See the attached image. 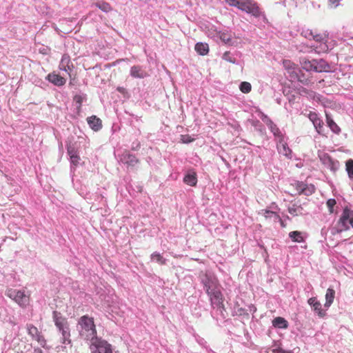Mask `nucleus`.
I'll use <instances>...</instances> for the list:
<instances>
[{
	"label": "nucleus",
	"mask_w": 353,
	"mask_h": 353,
	"mask_svg": "<svg viewBox=\"0 0 353 353\" xmlns=\"http://www.w3.org/2000/svg\"><path fill=\"white\" fill-rule=\"evenodd\" d=\"M77 329L83 340L91 343L94 339L98 338L94 319L88 315H83L79 319Z\"/></svg>",
	"instance_id": "f257e3e1"
},
{
	"label": "nucleus",
	"mask_w": 353,
	"mask_h": 353,
	"mask_svg": "<svg viewBox=\"0 0 353 353\" xmlns=\"http://www.w3.org/2000/svg\"><path fill=\"white\" fill-rule=\"evenodd\" d=\"M53 320L57 328L61 334V343L65 345L70 344V330L67 319L63 317L59 312L54 311Z\"/></svg>",
	"instance_id": "f03ea898"
},
{
	"label": "nucleus",
	"mask_w": 353,
	"mask_h": 353,
	"mask_svg": "<svg viewBox=\"0 0 353 353\" xmlns=\"http://www.w3.org/2000/svg\"><path fill=\"white\" fill-rule=\"evenodd\" d=\"M307 38L312 37L314 39V43L312 44L311 48H313L316 53H324L327 52L330 49L334 47L332 41L329 42L325 37H323L321 34L314 35L312 32L309 33V35H305Z\"/></svg>",
	"instance_id": "7ed1b4c3"
},
{
	"label": "nucleus",
	"mask_w": 353,
	"mask_h": 353,
	"mask_svg": "<svg viewBox=\"0 0 353 353\" xmlns=\"http://www.w3.org/2000/svg\"><path fill=\"white\" fill-rule=\"evenodd\" d=\"M230 6H234L239 9L245 11L252 15L257 17L261 14L259 7L248 0H225Z\"/></svg>",
	"instance_id": "20e7f679"
},
{
	"label": "nucleus",
	"mask_w": 353,
	"mask_h": 353,
	"mask_svg": "<svg viewBox=\"0 0 353 353\" xmlns=\"http://www.w3.org/2000/svg\"><path fill=\"white\" fill-rule=\"evenodd\" d=\"M91 353H113L112 346L105 339L98 337L89 344Z\"/></svg>",
	"instance_id": "39448f33"
},
{
	"label": "nucleus",
	"mask_w": 353,
	"mask_h": 353,
	"mask_svg": "<svg viewBox=\"0 0 353 353\" xmlns=\"http://www.w3.org/2000/svg\"><path fill=\"white\" fill-rule=\"evenodd\" d=\"M201 281L206 293H210V292L220 288L217 279L211 272H206L202 274L201 276Z\"/></svg>",
	"instance_id": "423d86ee"
},
{
	"label": "nucleus",
	"mask_w": 353,
	"mask_h": 353,
	"mask_svg": "<svg viewBox=\"0 0 353 353\" xmlns=\"http://www.w3.org/2000/svg\"><path fill=\"white\" fill-rule=\"evenodd\" d=\"M6 294L21 307L28 303L29 298L23 291L10 288L6 290Z\"/></svg>",
	"instance_id": "0eeeda50"
},
{
	"label": "nucleus",
	"mask_w": 353,
	"mask_h": 353,
	"mask_svg": "<svg viewBox=\"0 0 353 353\" xmlns=\"http://www.w3.org/2000/svg\"><path fill=\"white\" fill-rule=\"evenodd\" d=\"M26 329L28 334L31 336L32 340L36 341L43 347H48L46 345V341L37 327L32 324H27Z\"/></svg>",
	"instance_id": "6e6552de"
},
{
	"label": "nucleus",
	"mask_w": 353,
	"mask_h": 353,
	"mask_svg": "<svg viewBox=\"0 0 353 353\" xmlns=\"http://www.w3.org/2000/svg\"><path fill=\"white\" fill-rule=\"evenodd\" d=\"M353 217V211L345 208L338 221V228L340 231L347 230L350 228V220Z\"/></svg>",
	"instance_id": "1a4fd4ad"
},
{
	"label": "nucleus",
	"mask_w": 353,
	"mask_h": 353,
	"mask_svg": "<svg viewBox=\"0 0 353 353\" xmlns=\"http://www.w3.org/2000/svg\"><path fill=\"white\" fill-rule=\"evenodd\" d=\"M214 308L223 309V297L220 288L207 293Z\"/></svg>",
	"instance_id": "9d476101"
},
{
	"label": "nucleus",
	"mask_w": 353,
	"mask_h": 353,
	"mask_svg": "<svg viewBox=\"0 0 353 353\" xmlns=\"http://www.w3.org/2000/svg\"><path fill=\"white\" fill-rule=\"evenodd\" d=\"M260 118L268 125L270 131L273 133L276 141H279V139L284 137L283 134H282L279 128L276 126V124L273 123V121L267 115L261 112Z\"/></svg>",
	"instance_id": "9b49d317"
},
{
	"label": "nucleus",
	"mask_w": 353,
	"mask_h": 353,
	"mask_svg": "<svg viewBox=\"0 0 353 353\" xmlns=\"http://www.w3.org/2000/svg\"><path fill=\"white\" fill-rule=\"evenodd\" d=\"M322 163L332 172H336L339 168V162L332 159L328 154H325L321 157Z\"/></svg>",
	"instance_id": "f8f14e48"
},
{
	"label": "nucleus",
	"mask_w": 353,
	"mask_h": 353,
	"mask_svg": "<svg viewBox=\"0 0 353 353\" xmlns=\"http://www.w3.org/2000/svg\"><path fill=\"white\" fill-rule=\"evenodd\" d=\"M59 68L61 70L65 71L68 74H70V72L73 68V64L71 63V60L69 55L64 54L62 56L61 60L59 63Z\"/></svg>",
	"instance_id": "ddd939ff"
},
{
	"label": "nucleus",
	"mask_w": 353,
	"mask_h": 353,
	"mask_svg": "<svg viewBox=\"0 0 353 353\" xmlns=\"http://www.w3.org/2000/svg\"><path fill=\"white\" fill-rule=\"evenodd\" d=\"M277 149L280 154L290 159L292 157V150L288 147L287 143L285 141V138H282L277 141Z\"/></svg>",
	"instance_id": "4468645a"
},
{
	"label": "nucleus",
	"mask_w": 353,
	"mask_h": 353,
	"mask_svg": "<svg viewBox=\"0 0 353 353\" xmlns=\"http://www.w3.org/2000/svg\"><path fill=\"white\" fill-rule=\"evenodd\" d=\"M130 74L133 78L143 79L148 76V72L140 65H133L130 68Z\"/></svg>",
	"instance_id": "2eb2a0df"
},
{
	"label": "nucleus",
	"mask_w": 353,
	"mask_h": 353,
	"mask_svg": "<svg viewBox=\"0 0 353 353\" xmlns=\"http://www.w3.org/2000/svg\"><path fill=\"white\" fill-rule=\"evenodd\" d=\"M309 119L312 122L315 129L319 133L323 128V121L319 115L314 112H310L308 114Z\"/></svg>",
	"instance_id": "dca6fc26"
},
{
	"label": "nucleus",
	"mask_w": 353,
	"mask_h": 353,
	"mask_svg": "<svg viewBox=\"0 0 353 353\" xmlns=\"http://www.w3.org/2000/svg\"><path fill=\"white\" fill-rule=\"evenodd\" d=\"M47 79L50 83H53L54 85H57V86L63 85L66 82V80L65 79V78L61 77L60 75H59L54 72L50 73L47 76Z\"/></svg>",
	"instance_id": "f3484780"
},
{
	"label": "nucleus",
	"mask_w": 353,
	"mask_h": 353,
	"mask_svg": "<svg viewBox=\"0 0 353 353\" xmlns=\"http://www.w3.org/2000/svg\"><path fill=\"white\" fill-rule=\"evenodd\" d=\"M120 160L122 163L127 164L129 166H134L138 163L137 157L128 152H124L121 155Z\"/></svg>",
	"instance_id": "a211bd4d"
},
{
	"label": "nucleus",
	"mask_w": 353,
	"mask_h": 353,
	"mask_svg": "<svg viewBox=\"0 0 353 353\" xmlns=\"http://www.w3.org/2000/svg\"><path fill=\"white\" fill-rule=\"evenodd\" d=\"M314 72H327L330 69L329 64L323 59H314Z\"/></svg>",
	"instance_id": "6ab92c4d"
},
{
	"label": "nucleus",
	"mask_w": 353,
	"mask_h": 353,
	"mask_svg": "<svg viewBox=\"0 0 353 353\" xmlns=\"http://www.w3.org/2000/svg\"><path fill=\"white\" fill-rule=\"evenodd\" d=\"M296 190L299 191V194L310 195L314 192L315 188L313 185H308L303 183H299L297 184Z\"/></svg>",
	"instance_id": "aec40b11"
},
{
	"label": "nucleus",
	"mask_w": 353,
	"mask_h": 353,
	"mask_svg": "<svg viewBox=\"0 0 353 353\" xmlns=\"http://www.w3.org/2000/svg\"><path fill=\"white\" fill-rule=\"evenodd\" d=\"M283 64L288 73L291 74V77H299L298 71H299V69L291 61L284 60Z\"/></svg>",
	"instance_id": "412c9836"
},
{
	"label": "nucleus",
	"mask_w": 353,
	"mask_h": 353,
	"mask_svg": "<svg viewBox=\"0 0 353 353\" xmlns=\"http://www.w3.org/2000/svg\"><path fill=\"white\" fill-rule=\"evenodd\" d=\"M68 154L70 157V163L72 166H77L79 163L80 157L77 154V150L71 145L68 147Z\"/></svg>",
	"instance_id": "4be33fe9"
},
{
	"label": "nucleus",
	"mask_w": 353,
	"mask_h": 353,
	"mask_svg": "<svg viewBox=\"0 0 353 353\" xmlns=\"http://www.w3.org/2000/svg\"><path fill=\"white\" fill-rule=\"evenodd\" d=\"M183 181L188 185L195 186L197 183L196 172L192 170L188 171L183 178Z\"/></svg>",
	"instance_id": "5701e85b"
},
{
	"label": "nucleus",
	"mask_w": 353,
	"mask_h": 353,
	"mask_svg": "<svg viewBox=\"0 0 353 353\" xmlns=\"http://www.w3.org/2000/svg\"><path fill=\"white\" fill-rule=\"evenodd\" d=\"M88 123L90 127L94 131H98L101 128V121L96 116H92L88 118Z\"/></svg>",
	"instance_id": "b1692460"
},
{
	"label": "nucleus",
	"mask_w": 353,
	"mask_h": 353,
	"mask_svg": "<svg viewBox=\"0 0 353 353\" xmlns=\"http://www.w3.org/2000/svg\"><path fill=\"white\" fill-rule=\"evenodd\" d=\"M334 296L335 291L334 289L329 288L325 294V303L324 304L325 307L328 308L332 305L334 301Z\"/></svg>",
	"instance_id": "393cba45"
},
{
	"label": "nucleus",
	"mask_w": 353,
	"mask_h": 353,
	"mask_svg": "<svg viewBox=\"0 0 353 353\" xmlns=\"http://www.w3.org/2000/svg\"><path fill=\"white\" fill-rule=\"evenodd\" d=\"M194 49L200 55H205L209 52V46L206 43L199 42L195 45Z\"/></svg>",
	"instance_id": "a878e982"
},
{
	"label": "nucleus",
	"mask_w": 353,
	"mask_h": 353,
	"mask_svg": "<svg viewBox=\"0 0 353 353\" xmlns=\"http://www.w3.org/2000/svg\"><path fill=\"white\" fill-rule=\"evenodd\" d=\"M272 325L277 328H287L288 327V321L282 317H276L272 321Z\"/></svg>",
	"instance_id": "bb28decb"
},
{
	"label": "nucleus",
	"mask_w": 353,
	"mask_h": 353,
	"mask_svg": "<svg viewBox=\"0 0 353 353\" xmlns=\"http://www.w3.org/2000/svg\"><path fill=\"white\" fill-rule=\"evenodd\" d=\"M303 208L301 205H292L288 207V212L292 216H299L303 214Z\"/></svg>",
	"instance_id": "cd10ccee"
},
{
	"label": "nucleus",
	"mask_w": 353,
	"mask_h": 353,
	"mask_svg": "<svg viewBox=\"0 0 353 353\" xmlns=\"http://www.w3.org/2000/svg\"><path fill=\"white\" fill-rule=\"evenodd\" d=\"M301 65L302 68L307 72L314 71V59L312 61L303 59L301 61Z\"/></svg>",
	"instance_id": "c85d7f7f"
},
{
	"label": "nucleus",
	"mask_w": 353,
	"mask_h": 353,
	"mask_svg": "<svg viewBox=\"0 0 353 353\" xmlns=\"http://www.w3.org/2000/svg\"><path fill=\"white\" fill-rule=\"evenodd\" d=\"M289 237L294 242L301 243L303 241V238L302 236V234L299 231H293L289 233Z\"/></svg>",
	"instance_id": "c756f323"
},
{
	"label": "nucleus",
	"mask_w": 353,
	"mask_h": 353,
	"mask_svg": "<svg viewBox=\"0 0 353 353\" xmlns=\"http://www.w3.org/2000/svg\"><path fill=\"white\" fill-rule=\"evenodd\" d=\"M151 260L157 263L164 265L166 263V259H164L161 254L157 252H153L150 256Z\"/></svg>",
	"instance_id": "7c9ffc66"
},
{
	"label": "nucleus",
	"mask_w": 353,
	"mask_h": 353,
	"mask_svg": "<svg viewBox=\"0 0 353 353\" xmlns=\"http://www.w3.org/2000/svg\"><path fill=\"white\" fill-rule=\"evenodd\" d=\"M327 118V125L330 127L331 130L334 132V133H339L341 131L340 128L338 126V125L331 119L328 117L327 114H326Z\"/></svg>",
	"instance_id": "2f4dec72"
},
{
	"label": "nucleus",
	"mask_w": 353,
	"mask_h": 353,
	"mask_svg": "<svg viewBox=\"0 0 353 353\" xmlns=\"http://www.w3.org/2000/svg\"><path fill=\"white\" fill-rule=\"evenodd\" d=\"M220 39L225 44H230L232 40V34L228 32H219Z\"/></svg>",
	"instance_id": "473e14b6"
},
{
	"label": "nucleus",
	"mask_w": 353,
	"mask_h": 353,
	"mask_svg": "<svg viewBox=\"0 0 353 353\" xmlns=\"http://www.w3.org/2000/svg\"><path fill=\"white\" fill-rule=\"evenodd\" d=\"M312 308L319 316L323 317L325 316V312L322 309L321 303L319 301L314 303V305L312 307Z\"/></svg>",
	"instance_id": "72a5a7b5"
},
{
	"label": "nucleus",
	"mask_w": 353,
	"mask_h": 353,
	"mask_svg": "<svg viewBox=\"0 0 353 353\" xmlns=\"http://www.w3.org/2000/svg\"><path fill=\"white\" fill-rule=\"evenodd\" d=\"M95 6L105 12H108L111 10V6L107 2H99L95 3Z\"/></svg>",
	"instance_id": "f704fd0d"
},
{
	"label": "nucleus",
	"mask_w": 353,
	"mask_h": 353,
	"mask_svg": "<svg viewBox=\"0 0 353 353\" xmlns=\"http://www.w3.org/2000/svg\"><path fill=\"white\" fill-rule=\"evenodd\" d=\"M346 171L350 179L353 180V160L349 159L346 162Z\"/></svg>",
	"instance_id": "c9c22d12"
},
{
	"label": "nucleus",
	"mask_w": 353,
	"mask_h": 353,
	"mask_svg": "<svg viewBox=\"0 0 353 353\" xmlns=\"http://www.w3.org/2000/svg\"><path fill=\"white\" fill-rule=\"evenodd\" d=\"M240 90L243 93H249L251 91L252 85L249 82H241L239 85Z\"/></svg>",
	"instance_id": "e433bc0d"
},
{
	"label": "nucleus",
	"mask_w": 353,
	"mask_h": 353,
	"mask_svg": "<svg viewBox=\"0 0 353 353\" xmlns=\"http://www.w3.org/2000/svg\"><path fill=\"white\" fill-rule=\"evenodd\" d=\"M223 59L225 60L226 61L235 63L236 59L234 58L230 52H225L222 57Z\"/></svg>",
	"instance_id": "4c0bfd02"
},
{
	"label": "nucleus",
	"mask_w": 353,
	"mask_h": 353,
	"mask_svg": "<svg viewBox=\"0 0 353 353\" xmlns=\"http://www.w3.org/2000/svg\"><path fill=\"white\" fill-rule=\"evenodd\" d=\"M326 204H327V208L329 209L330 212L332 213L333 212L334 207L336 205L335 199H328Z\"/></svg>",
	"instance_id": "58836bf2"
},
{
	"label": "nucleus",
	"mask_w": 353,
	"mask_h": 353,
	"mask_svg": "<svg viewBox=\"0 0 353 353\" xmlns=\"http://www.w3.org/2000/svg\"><path fill=\"white\" fill-rule=\"evenodd\" d=\"M262 212H263L262 214H263V216H265V219H272V218H273L274 215L276 213L274 212H272V211H270V210H263Z\"/></svg>",
	"instance_id": "ea45409f"
},
{
	"label": "nucleus",
	"mask_w": 353,
	"mask_h": 353,
	"mask_svg": "<svg viewBox=\"0 0 353 353\" xmlns=\"http://www.w3.org/2000/svg\"><path fill=\"white\" fill-rule=\"evenodd\" d=\"M341 0H329V5L331 8H336Z\"/></svg>",
	"instance_id": "a19ab883"
},
{
	"label": "nucleus",
	"mask_w": 353,
	"mask_h": 353,
	"mask_svg": "<svg viewBox=\"0 0 353 353\" xmlns=\"http://www.w3.org/2000/svg\"><path fill=\"white\" fill-rule=\"evenodd\" d=\"M317 302H319V301L316 300V299L315 297H312V298L309 299L307 301L308 304L312 307H313L314 305V303H316Z\"/></svg>",
	"instance_id": "79ce46f5"
},
{
	"label": "nucleus",
	"mask_w": 353,
	"mask_h": 353,
	"mask_svg": "<svg viewBox=\"0 0 353 353\" xmlns=\"http://www.w3.org/2000/svg\"><path fill=\"white\" fill-rule=\"evenodd\" d=\"M272 219H274V221H278V222L279 221H281V216L276 213H275V214L274 215V217Z\"/></svg>",
	"instance_id": "37998d69"
},
{
	"label": "nucleus",
	"mask_w": 353,
	"mask_h": 353,
	"mask_svg": "<svg viewBox=\"0 0 353 353\" xmlns=\"http://www.w3.org/2000/svg\"><path fill=\"white\" fill-rule=\"evenodd\" d=\"M280 223V225L282 228H285L286 223L285 221L281 219V221H279Z\"/></svg>",
	"instance_id": "c03bdc74"
},
{
	"label": "nucleus",
	"mask_w": 353,
	"mask_h": 353,
	"mask_svg": "<svg viewBox=\"0 0 353 353\" xmlns=\"http://www.w3.org/2000/svg\"><path fill=\"white\" fill-rule=\"evenodd\" d=\"M256 308L254 305L250 306V312L254 313L256 312Z\"/></svg>",
	"instance_id": "a18cd8bd"
},
{
	"label": "nucleus",
	"mask_w": 353,
	"mask_h": 353,
	"mask_svg": "<svg viewBox=\"0 0 353 353\" xmlns=\"http://www.w3.org/2000/svg\"><path fill=\"white\" fill-rule=\"evenodd\" d=\"M75 100H76L78 103H80V101H81V97H80V96H76V97H75Z\"/></svg>",
	"instance_id": "49530a36"
},
{
	"label": "nucleus",
	"mask_w": 353,
	"mask_h": 353,
	"mask_svg": "<svg viewBox=\"0 0 353 353\" xmlns=\"http://www.w3.org/2000/svg\"><path fill=\"white\" fill-rule=\"evenodd\" d=\"M35 353H43L41 350H36Z\"/></svg>",
	"instance_id": "de8ad7c7"
},
{
	"label": "nucleus",
	"mask_w": 353,
	"mask_h": 353,
	"mask_svg": "<svg viewBox=\"0 0 353 353\" xmlns=\"http://www.w3.org/2000/svg\"><path fill=\"white\" fill-rule=\"evenodd\" d=\"M350 225H351V226L353 228V217L350 220Z\"/></svg>",
	"instance_id": "09e8293b"
},
{
	"label": "nucleus",
	"mask_w": 353,
	"mask_h": 353,
	"mask_svg": "<svg viewBox=\"0 0 353 353\" xmlns=\"http://www.w3.org/2000/svg\"><path fill=\"white\" fill-rule=\"evenodd\" d=\"M314 93L313 92H311V93H310V97H313V96H314Z\"/></svg>",
	"instance_id": "8fccbe9b"
}]
</instances>
